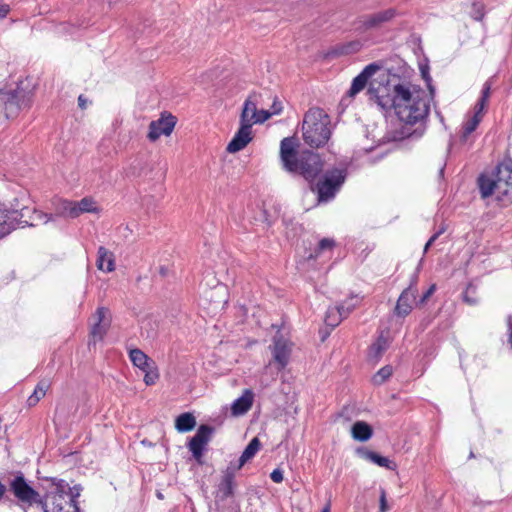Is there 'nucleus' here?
Returning a JSON list of instances; mask_svg holds the SVG:
<instances>
[{
	"mask_svg": "<svg viewBox=\"0 0 512 512\" xmlns=\"http://www.w3.org/2000/svg\"><path fill=\"white\" fill-rule=\"evenodd\" d=\"M252 124L240 122V127L232 140L227 145L226 150L229 153H236L243 150L253 139Z\"/></svg>",
	"mask_w": 512,
	"mask_h": 512,
	"instance_id": "obj_14",
	"label": "nucleus"
},
{
	"mask_svg": "<svg viewBox=\"0 0 512 512\" xmlns=\"http://www.w3.org/2000/svg\"><path fill=\"white\" fill-rule=\"evenodd\" d=\"M50 387L47 380H41L35 387L33 393L28 397L27 404L30 407L35 406L46 394Z\"/></svg>",
	"mask_w": 512,
	"mask_h": 512,
	"instance_id": "obj_28",
	"label": "nucleus"
},
{
	"mask_svg": "<svg viewBox=\"0 0 512 512\" xmlns=\"http://www.w3.org/2000/svg\"><path fill=\"white\" fill-rule=\"evenodd\" d=\"M0 98L5 101L6 109L14 104V93H8L0 89Z\"/></svg>",
	"mask_w": 512,
	"mask_h": 512,
	"instance_id": "obj_41",
	"label": "nucleus"
},
{
	"mask_svg": "<svg viewBox=\"0 0 512 512\" xmlns=\"http://www.w3.org/2000/svg\"><path fill=\"white\" fill-rule=\"evenodd\" d=\"M297 141L294 137H286L280 144V158L285 170L298 173L306 180L313 181L323 170L321 157L313 151H296Z\"/></svg>",
	"mask_w": 512,
	"mask_h": 512,
	"instance_id": "obj_2",
	"label": "nucleus"
},
{
	"mask_svg": "<svg viewBox=\"0 0 512 512\" xmlns=\"http://www.w3.org/2000/svg\"><path fill=\"white\" fill-rule=\"evenodd\" d=\"M491 88L492 83L490 80H487L482 87L481 97L475 104L473 115H469L462 124L459 135V142L464 146H468V148H470L475 142L476 135L474 132L482 121L483 110L487 105L488 99L490 97Z\"/></svg>",
	"mask_w": 512,
	"mask_h": 512,
	"instance_id": "obj_6",
	"label": "nucleus"
},
{
	"mask_svg": "<svg viewBox=\"0 0 512 512\" xmlns=\"http://www.w3.org/2000/svg\"><path fill=\"white\" fill-rule=\"evenodd\" d=\"M9 489L18 501V505L26 512L33 506L42 503V496L36 491L22 473H18L9 483Z\"/></svg>",
	"mask_w": 512,
	"mask_h": 512,
	"instance_id": "obj_8",
	"label": "nucleus"
},
{
	"mask_svg": "<svg viewBox=\"0 0 512 512\" xmlns=\"http://www.w3.org/2000/svg\"><path fill=\"white\" fill-rule=\"evenodd\" d=\"M96 266L99 270L110 273L115 270V258L112 252L103 246L97 251Z\"/></svg>",
	"mask_w": 512,
	"mask_h": 512,
	"instance_id": "obj_21",
	"label": "nucleus"
},
{
	"mask_svg": "<svg viewBox=\"0 0 512 512\" xmlns=\"http://www.w3.org/2000/svg\"><path fill=\"white\" fill-rule=\"evenodd\" d=\"M429 94L409 83H393L384 85L371 82L368 95L383 110L393 109L397 118L403 123V138H421L426 129L430 114V102L434 97V87L428 84Z\"/></svg>",
	"mask_w": 512,
	"mask_h": 512,
	"instance_id": "obj_1",
	"label": "nucleus"
},
{
	"mask_svg": "<svg viewBox=\"0 0 512 512\" xmlns=\"http://www.w3.org/2000/svg\"><path fill=\"white\" fill-rule=\"evenodd\" d=\"M336 243L332 238H323L319 241L317 247L309 253L308 260H317L326 253H331Z\"/></svg>",
	"mask_w": 512,
	"mask_h": 512,
	"instance_id": "obj_26",
	"label": "nucleus"
},
{
	"mask_svg": "<svg viewBox=\"0 0 512 512\" xmlns=\"http://www.w3.org/2000/svg\"><path fill=\"white\" fill-rule=\"evenodd\" d=\"M302 134L304 142L310 147L324 146L331 137L328 114L318 107L310 108L304 115Z\"/></svg>",
	"mask_w": 512,
	"mask_h": 512,
	"instance_id": "obj_4",
	"label": "nucleus"
},
{
	"mask_svg": "<svg viewBox=\"0 0 512 512\" xmlns=\"http://www.w3.org/2000/svg\"><path fill=\"white\" fill-rule=\"evenodd\" d=\"M195 426L196 418L190 412L180 414L175 420V428L181 433L191 431Z\"/></svg>",
	"mask_w": 512,
	"mask_h": 512,
	"instance_id": "obj_27",
	"label": "nucleus"
},
{
	"mask_svg": "<svg viewBox=\"0 0 512 512\" xmlns=\"http://www.w3.org/2000/svg\"><path fill=\"white\" fill-rule=\"evenodd\" d=\"M362 48V43L359 40L350 41L346 44H343L340 48L341 54H352L360 51Z\"/></svg>",
	"mask_w": 512,
	"mask_h": 512,
	"instance_id": "obj_37",
	"label": "nucleus"
},
{
	"mask_svg": "<svg viewBox=\"0 0 512 512\" xmlns=\"http://www.w3.org/2000/svg\"><path fill=\"white\" fill-rule=\"evenodd\" d=\"M507 324H508L509 330L512 331V315L508 316Z\"/></svg>",
	"mask_w": 512,
	"mask_h": 512,
	"instance_id": "obj_50",
	"label": "nucleus"
},
{
	"mask_svg": "<svg viewBox=\"0 0 512 512\" xmlns=\"http://www.w3.org/2000/svg\"><path fill=\"white\" fill-rule=\"evenodd\" d=\"M157 496H158V498H160V499L162 498V494H161V493H158V495H157Z\"/></svg>",
	"mask_w": 512,
	"mask_h": 512,
	"instance_id": "obj_55",
	"label": "nucleus"
},
{
	"mask_svg": "<svg viewBox=\"0 0 512 512\" xmlns=\"http://www.w3.org/2000/svg\"><path fill=\"white\" fill-rule=\"evenodd\" d=\"M78 103H79V106H80L82 109L86 108V100H85V98L83 97V95H80V96L78 97Z\"/></svg>",
	"mask_w": 512,
	"mask_h": 512,
	"instance_id": "obj_48",
	"label": "nucleus"
},
{
	"mask_svg": "<svg viewBox=\"0 0 512 512\" xmlns=\"http://www.w3.org/2000/svg\"><path fill=\"white\" fill-rule=\"evenodd\" d=\"M272 116V113L270 110H265V109H258L257 111V114H256V118H255V124L259 123H264L265 121H267L270 117Z\"/></svg>",
	"mask_w": 512,
	"mask_h": 512,
	"instance_id": "obj_39",
	"label": "nucleus"
},
{
	"mask_svg": "<svg viewBox=\"0 0 512 512\" xmlns=\"http://www.w3.org/2000/svg\"><path fill=\"white\" fill-rule=\"evenodd\" d=\"M282 109L283 106L281 101H279L278 98L275 97L269 110L271 111L272 115H278L282 112Z\"/></svg>",
	"mask_w": 512,
	"mask_h": 512,
	"instance_id": "obj_43",
	"label": "nucleus"
},
{
	"mask_svg": "<svg viewBox=\"0 0 512 512\" xmlns=\"http://www.w3.org/2000/svg\"><path fill=\"white\" fill-rule=\"evenodd\" d=\"M436 290V285L435 284H432L428 289L427 291L421 296V298L419 299L417 305H423L425 304V302L430 298V296L435 292Z\"/></svg>",
	"mask_w": 512,
	"mask_h": 512,
	"instance_id": "obj_42",
	"label": "nucleus"
},
{
	"mask_svg": "<svg viewBox=\"0 0 512 512\" xmlns=\"http://www.w3.org/2000/svg\"><path fill=\"white\" fill-rule=\"evenodd\" d=\"M352 437L360 442L368 441L372 435V427L364 421H356L351 428Z\"/></svg>",
	"mask_w": 512,
	"mask_h": 512,
	"instance_id": "obj_23",
	"label": "nucleus"
},
{
	"mask_svg": "<svg viewBox=\"0 0 512 512\" xmlns=\"http://www.w3.org/2000/svg\"><path fill=\"white\" fill-rule=\"evenodd\" d=\"M254 394L252 390L246 389L243 394L235 399L231 404V414L233 416H241L247 413L253 404Z\"/></svg>",
	"mask_w": 512,
	"mask_h": 512,
	"instance_id": "obj_20",
	"label": "nucleus"
},
{
	"mask_svg": "<svg viewBox=\"0 0 512 512\" xmlns=\"http://www.w3.org/2000/svg\"><path fill=\"white\" fill-rule=\"evenodd\" d=\"M58 211L61 215L69 218H76L75 201L62 200L59 204Z\"/></svg>",
	"mask_w": 512,
	"mask_h": 512,
	"instance_id": "obj_33",
	"label": "nucleus"
},
{
	"mask_svg": "<svg viewBox=\"0 0 512 512\" xmlns=\"http://www.w3.org/2000/svg\"><path fill=\"white\" fill-rule=\"evenodd\" d=\"M213 432V427L202 424L199 426L196 434L190 439L188 443L189 451L192 453L195 460H197L199 463L203 457L205 446L210 441Z\"/></svg>",
	"mask_w": 512,
	"mask_h": 512,
	"instance_id": "obj_11",
	"label": "nucleus"
},
{
	"mask_svg": "<svg viewBox=\"0 0 512 512\" xmlns=\"http://www.w3.org/2000/svg\"><path fill=\"white\" fill-rule=\"evenodd\" d=\"M66 489L65 491V497L71 504H78V498L81 495L82 492V486L81 485H74L73 487H70L69 484L66 482Z\"/></svg>",
	"mask_w": 512,
	"mask_h": 512,
	"instance_id": "obj_35",
	"label": "nucleus"
},
{
	"mask_svg": "<svg viewBox=\"0 0 512 512\" xmlns=\"http://www.w3.org/2000/svg\"><path fill=\"white\" fill-rule=\"evenodd\" d=\"M358 453L361 455L362 458L380 466L385 467L389 470H394L396 468V464L392 462L387 457L381 456L380 454L368 450V449H359Z\"/></svg>",
	"mask_w": 512,
	"mask_h": 512,
	"instance_id": "obj_22",
	"label": "nucleus"
},
{
	"mask_svg": "<svg viewBox=\"0 0 512 512\" xmlns=\"http://www.w3.org/2000/svg\"><path fill=\"white\" fill-rule=\"evenodd\" d=\"M345 318L346 317L344 316L341 309L337 305L335 307H329L327 309L326 315H325V323L327 326H330L331 328H335Z\"/></svg>",
	"mask_w": 512,
	"mask_h": 512,
	"instance_id": "obj_30",
	"label": "nucleus"
},
{
	"mask_svg": "<svg viewBox=\"0 0 512 512\" xmlns=\"http://www.w3.org/2000/svg\"><path fill=\"white\" fill-rule=\"evenodd\" d=\"M272 354L274 361L278 364L279 370L284 369L290 359L291 345L282 337H274Z\"/></svg>",
	"mask_w": 512,
	"mask_h": 512,
	"instance_id": "obj_18",
	"label": "nucleus"
},
{
	"mask_svg": "<svg viewBox=\"0 0 512 512\" xmlns=\"http://www.w3.org/2000/svg\"><path fill=\"white\" fill-rule=\"evenodd\" d=\"M143 372L145 373L144 382L146 383V385L155 384V382L159 378V373L157 371V368L155 367V363L153 365L149 366V368Z\"/></svg>",
	"mask_w": 512,
	"mask_h": 512,
	"instance_id": "obj_38",
	"label": "nucleus"
},
{
	"mask_svg": "<svg viewBox=\"0 0 512 512\" xmlns=\"http://www.w3.org/2000/svg\"><path fill=\"white\" fill-rule=\"evenodd\" d=\"M431 245L432 244L429 241H427V243L424 246V253H426L428 251V249L430 248Z\"/></svg>",
	"mask_w": 512,
	"mask_h": 512,
	"instance_id": "obj_51",
	"label": "nucleus"
},
{
	"mask_svg": "<svg viewBox=\"0 0 512 512\" xmlns=\"http://www.w3.org/2000/svg\"><path fill=\"white\" fill-rule=\"evenodd\" d=\"M51 482L50 488L42 496L39 507L43 512H80L79 504H71L65 497L66 481L56 477L46 479Z\"/></svg>",
	"mask_w": 512,
	"mask_h": 512,
	"instance_id": "obj_5",
	"label": "nucleus"
},
{
	"mask_svg": "<svg viewBox=\"0 0 512 512\" xmlns=\"http://www.w3.org/2000/svg\"><path fill=\"white\" fill-rule=\"evenodd\" d=\"M346 179V170H327L316 184V191L319 202H329L339 192Z\"/></svg>",
	"mask_w": 512,
	"mask_h": 512,
	"instance_id": "obj_7",
	"label": "nucleus"
},
{
	"mask_svg": "<svg viewBox=\"0 0 512 512\" xmlns=\"http://www.w3.org/2000/svg\"><path fill=\"white\" fill-rule=\"evenodd\" d=\"M265 220L267 221L268 226H270V225H271V221H270V220H268V218H267V217L265 218Z\"/></svg>",
	"mask_w": 512,
	"mask_h": 512,
	"instance_id": "obj_54",
	"label": "nucleus"
},
{
	"mask_svg": "<svg viewBox=\"0 0 512 512\" xmlns=\"http://www.w3.org/2000/svg\"><path fill=\"white\" fill-rule=\"evenodd\" d=\"M388 347V341L383 336H379L377 340L370 346L369 354L371 357L379 359Z\"/></svg>",
	"mask_w": 512,
	"mask_h": 512,
	"instance_id": "obj_32",
	"label": "nucleus"
},
{
	"mask_svg": "<svg viewBox=\"0 0 512 512\" xmlns=\"http://www.w3.org/2000/svg\"><path fill=\"white\" fill-rule=\"evenodd\" d=\"M397 14L396 9L388 8L386 10L364 15L359 18V28L364 31L379 29L385 24L391 22Z\"/></svg>",
	"mask_w": 512,
	"mask_h": 512,
	"instance_id": "obj_9",
	"label": "nucleus"
},
{
	"mask_svg": "<svg viewBox=\"0 0 512 512\" xmlns=\"http://www.w3.org/2000/svg\"><path fill=\"white\" fill-rule=\"evenodd\" d=\"M446 231V227L445 226H442L437 232H435L430 238H429V242L431 244H433L438 238L440 235H442L444 232Z\"/></svg>",
	"mask_w": 512,
	"mask_h": 512,
	"instance_id": "obj_45",
	"label": "nucleus"
},
{
	"mask_svg": "<svg viewBox=\"0 0 512 512\" xmlns=\"http://www.w3.org/2000/svg\"><path fill=\"white\" fill-rule=\"evenodd\" d=\"M239 470L233 463L226 468L223 472L220 483L218 484L217 497L224 501L234 495L235 489V474Z\"/></svg>",
	"mask_w": 512,
	"mask_h": 512,
	"instance_id": "obj_16",
	"label": "nucleus"
},
{
	"mask_svg": "<svg viewBox=\"0 0 512 512\" xmlns=\"http://www.w3.org/2000/svg\"><path fill=\"white\" fill-rule=\"evenodd\" d=\"M477 183L483 199L495 195L502 205L512 204V159L499 162L491 173L480 174Z\"/></svg>",
	"mask_w": 512,
	"mask_h": 512,
	"instance_id": "obj_3",
	"label": "nucleus"
},
{
	"mask_svg": "<svg viewBox=\"0 0 512 512\" xmlns=\"http://www.w3.org/2000/svg\"><path fill=\"white\" fill-rule=\"evenodd\" d=\"M9 11L10 6L8 4H0V19L5 18Z\"/></svg>",
	"mask_w": 512,
	"mask_h": 512,
	"instance_id": "obj_46",
	"label": "nucleus"
},
{
	"mask_svg": "<svg viewBox=\"0 0 512 512\" xmlns=\"http://www.w3.org/2000/svg\"><path fill=\"white\" fill-rule=\"evenodd\" d=\"M95 322L93 323L90 335L93 338V341H101L107 333V330L110 326V313L109 310L105 307L97 308L94 314Z\"/></svg>",
	"mask_w": 512,
	"mask_h": 512,
	"instance_id": "obj_13",
	"label": "nucleus"
},
{
	"mask_svg": "<svg viewBox=\"0 0 512 512\" xmlns=\"http://www.w3.org/2000/svg\"><path fill=\"white\" fill-rule=\"evenodd\" d=\"M417 279L418 275L415 273L412 277L410 285L400 294L395 307V314L397 316H407L412 311L413 305L418 303L416 302V295L418 292L416 287Z\"/></svg>",
	"mask_w": 512,
	"mask_h": 512,
	"instance_id": "obj_10",
	"label": "nucleus"
},
{
	"mask_svg": "<svg viewBox=\"0 0 512 512\" xmlns=\"http://www.w3.org/2000/svg\"><path fill=\"white\" fill-rule=\"evenodd\" d=\"M261 95L257 92H252L245 100L240 115V122L255 124V118L258 111L257 105Z\"/></svg>",
	"mask_w": 512,
	"mask_h": 512,
	"instance_id": "obj_19",
	"label": "nucleus"
},
{
	"mask_svg": "<svg viewBox=\"0 0 512 512\" xmlns=\"http://www.w3.org/2000/svg\"><path fill=\"white\" fill-rule=\"evenodd\" d=\"M176 124V119L174 116L169 114L168 116H161L156 121H152L149 125V131L147 137L150 141L154 142L160 138V136L165 135L169 136Z\"/></svg>",
	"mask_w": 512,
	"mask_h": 512,
	"instance_id": "obj_12",
	"label": "nucleus"
},
{
	"mask_svg": "<svg viewBox=\"0 0 512 512\" xmlns=\"http://www.w3.org/2000/svg\"><path fill=\"white\" fill-rule=\"evenodd\" d=\"M6 491H7L6 485L4 483H2V481H0V502L4 498Z\"/></svg>",
	"mask_w": 512,
	"mask_h": 512,
	"instance_id": "obj_47",
	"label": "nucleus"
},
{
	"mask_svg": "<svg viewBox=\"0 0 512 512\" xmlns=\"http://www.w3.org/2000/svg\"><path fill=\"white\" fill-rule=\"evenodd\" d=\"M129 358L132 364L141 371H146L149 366L154 364V361H152L142 350L138 348L129 350Z\"/></svg>",
	"mask_w": 512,
	"mask_h": 512,
	"instance_id": "obj_24",
	"label": "nucleus"
},
{
	"mask_svg": "<svg viewBox=\"0 0 512 512\" xmlns=\"http://www.w3.org/2000/svg\"><path fill=\"white\" fill-rule=\"evenodd\" d=\"M260 447L261 443L259 439L257 437H254L242 452L241 456L238 459V463L234 464L235 467L240 470L247 461H249L256 455Z\"/></svg>",
	"mask_w": 512,
	"mask_h": 512,
	"instance_id": "obj_25",
	"label": "nucleus"
},
{
	"mask_svg": "<svg viewBox=\"0 0 512 512\" xmlns=\"http://www.w3.org/2000/svg\"><path fill=\"white\" fill-rule=\"evenodd\" d=\"M421 72H422V76H423V78H424L427 82H430V81H431V78H430V76H429V74H428V71L422 68V69H421Z\"/></svg>",
	"mask_w": 512,
	"mask_h": 512,
	"instance_id": "obj_49",
	"label": "nucleus"
},
{
	"mask_svg": "<svg viewBox=\"0 0 512 512\" xmlns=\"http://www.w3.org/2000/svg\"><path fill=\"white\" fill-rule=\"evenodd\" d=\"M270 478L275 483H281L284 479L283 471L280 468L274 469L270 474Z\"/></svg>",
	"mask_w": 512,
	"mask_h": 512,
	"instance_id": "obj_44",
	"label": "nucleus"
},
{
	"mask_svg": "<svg viewBox=\"0 0 512 512\" xmlns=\"http://www.w3.org/2000/svg\"><path fill=\"white\" fill-rule=\"evenodd\" d=\"M21 216L18 210L7 209L3 204H0V239L17 228Z\"/></svg>",
	"mask_w": 512,
	"mask_h": 512,
	"instance_id": "obj_15",
	"label": "nucleus"
},
{
	"mask_svg": "<svg viewBox=\"0 0 512 512\" xmlns=\"http://www.w3.org/2000/svg\"><path fill=\"white\" fill-rule=\"evenodd\" d=\"M361 297L358 295H351L341 304H339V308L341 309L344 316L347 318L352 311L361 303Z\"/></svg>",
	"mask_w": 512,
	"mask_h": 512,
	"instance_id": "obj_31",
	"label": "nucleus"
},
{
	"mask_svg": "<svg viewBox=\"0 0 512 512\" xmlns=\"http://www.w3.org/2000/svg\"><path fill=\"white\" fill-rule=\"evenodd\" d=\"M471 17L476 21H481L485 16V5L481 1H474L471 5Z\"/></svg>",
	"mask_w": 512,
	"mask_h": 512,
	"instance_id": "obj_36",
	"label": "nucleus"
},
{
	"mask_svg": "<svg viewBox=\"0 0 512 512\" xmlns=\"http://www.w3.org/2000/svg\"><path fill=\"white\" fill-rule=\"evenodd\" d=\"M321 512H330V506L326 505Z\"/></svg>",
	"mask_w": 512,
	"mask_h": 512,
	"instance_id": "obj_52",
	"label": "nucleus"
},
{
	"mask_svg": "<svg viewBox=\"0 0 512 512\" xmlns=\"http://www.w3.org/2000/svg\"><path fill=\"white\" fill-rule=\"evenodd\" d=\"M381 69V65L377 62L367 65L361 73H359L352 81L348 91L350 97H354L357 93L365 88L369 79Z\"/></svg>",
	"mask_w": 512,
	"mask_h": 512,
	"instance_id": "obj_17",
	"label": "nucleus"
},
{
	"mask_svg": "<svg viewBox=\"0 0 512 512\" xmlns=\"http://www.w3.org/2000/svg\"><path fill=\"white\" fill-rule=\"evenodd\" d=\"M76 218L82 213H97L99 208L91 197H84L80 201H75Z\"/></svg>",
	"mask_w": 512,
	"mask_h": 512,
	"instance_id": "obj_29",
	"label": "nucleus"
},
{
	"mask_svg": "<svg viewBox=\"0 0 512 512\" xmlns=\"http://www.w3.org/2000/svg\"><path fill=\"white\" fill-rule=\"evenodd\" d=\"M389 506L387 504L386 491L384 488H380L379 495V512H388Z\"/></svg>",
	"mask_w": 512,
	"mask_h": 512,
	"instance_id": "obj_40",
	"label": "nucleus"
},
{
	"mask_svg": "<svg viewBox=\"0 0 512 512\" xmlns=\"http://www.w3.org/2000/svg\"><path fill=\"white\" fill-rule=\"evenodd\" d=\"M393 373V368L390 365H386L378 370L373 376L372 381L375 385H382Z\"/></svg>",
	"mask_w": 512,
	"mask_h": 512,
	"instance_id": "obj_34",
	"label": "nucleus"
},
{
	"mask_svg": "<svg viewBox=\"0 0 512 512\" xmlns=\"http://www.w3.org/2000/svg\"><path fill=\"white\" fill-rule=\"evenodd\" d=\"M509 342H510V344L512 346V331H511L510 336H509Z\"/></svg>",
	"mask_w": 512,
	"mask_h": 512,
	"instance_id": "obj_53",
	"label": "nucleus"
}]
</instances>
